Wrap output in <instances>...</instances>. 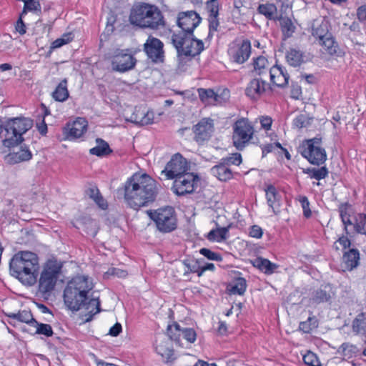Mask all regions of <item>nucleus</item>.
<instances>
[{
    "instance_id": "obj_54",
    "label": "nucleus",
    "mask_w": 366,
    "mask_h": 366,
    "mask_svg": "<svg viewBox=\"0 0 366 366\" xmlns=\"http://www.w3.org/2000/svg\"><path fill=\"white\" fill-rule=\"evenodd\" d=\"M299 201L303 209V213L305 217L308 218L311 216V210L310 209V202L307 197L300 196Z\"/></svg>"
},
{
    "instance_id": "obj_48",
    "label": "nucleus",
    "mask_w": 366,
    "mask_h": 366,
    "mask_svg": "<svg viewBox=\"0 0 366 366\" xmlns=\"http://www.w3.org/2000/svg\"><path fill=\"white\" fill-rule=\"evenodd\" d=\"M24 7L21 12V16L26 14L27 11H35L39 9L40 4L36 0H24Z\"/></svg>"
},
{
    "instance_id": "obj_31",
    "label": "nucleus",
    "mask_w": 366,
    "mask_h": 366,
    "mask_svg": "<svg viewBox=\"0 0 366 366\" xmlns=\"http://www.w3.org/2000/svg\"><path fill=\"white\" fill-rule=\"evenodd\" d=\"M69 96L67 79H64L52 92V97L57 102H63L68 99Z\"/></svg>"
},
{
    "instance_id": "obj_15",
    "label": "nucleus",
    "mask_w": 366,
    "mask_h": 366,
    "mask_svg": "<svg viewBox=\"0 0 366 366\" xmlns=\"http://www.w3.org/2000/svg\"><path fill=\"white\" fill-rule=\"evenodd\" d=\"M251 53V44L249 40L236 41L232 42L228 49L230 58L239 64L248 59Z\"/></svg>"
},
{
    "instance_id": "obj_61",
    "label": "nucleus",
    "mask_w": 366,
    "mask_h": 366,
    "mask_svg": "<svg viewBox=\"0 0 366 366\" xmlns=\"http://www.w3.org/2000/svg\"><path fill=\"white\" fill-rule=\"evenodd\" d=\"M342 247V249H346L350 246V240L345 236L340 237L337 241Z\"/></svg>"
},
{
    "instance_id": "obj_12",
    "label": "nucleus",
    "mask_w": 366,
    "mask_h": 366,
    "mask_svg": "<svg viewBox=\"0 0 366 366\" xmlns=\"http://www.w3.org/2000/svg\"><path fill=\"white\" fill-rule=\"evenodd\" d=\"M340 215L345 226L346 234H349L347 227L352 225L355 232L366 236V214L357 213L351 218L350 215L347 213V209L341 207Z\"/></svg>"
},
{
    "instance_id": "obj_37",
    "label": "nucleus",
    "mask_w": 366,
    "mask_h": 366,
    "mask_svg": "<svg viewBox=\"0 0 366 366\" xmlns=\"http://www.w3.org/2000/svg\"><path fill=\"white\" fill-rule=\"evenodd\" d=\"M154 119V114L152 112H142L140 114V116L138 114H136L134 117H132L131 122H134L137 124L141 125H147L152 124Z\"/></svg>"
},
{
    "instance_id": "obj_55",
    "label": "nucleus",
    "mask_w": 366,
    "mask_h": 366,
    "mask_svg": "<svg viewBox=\"0 0 366 366\" xmlns=\"http://www.w3.org/2000/svg\"><path fill=\"white\" fill-rule=\"evenodd\" d=\"M259 122L261 124V128L264 129L266 131H268L271 128L272 119L271 117L268 116H262L259 118Z\"/></svg>"
},
{
    "instance_id": "obj_14",
    "label": "nucleus",
    "mask_w": 366,
    "mask_h": 366,
    "mask_svg": "<svg viewBox=\"0 0 366 366\" xmlns=\"http://www.w3.org/2000/svg\"><path fill=\"white\" fill-rule=\"evenodd\" d=\"M201 17L194 11H187L179 13L177 19V24L180 31L178 32H185L187 34H193L194 29L201 22Z\"/></svg>"
},
{
    "instance_id": "obj_26",
    "label": "nucleus",
    "mask_w": 366,
    "mask_h": 366,
    "mask_svg": "<svg viewBox=\"0 0 366 366\" xmlns=\"http://www.w3.org/2000/svg\"><path fill=\"white\" fill-rule=\"evenodd\" d=\"M210 174L222 182H226L232 178V172L229 166L222 159L217 164L210 169Z\"/></svg>"
},
{
    "instance_id": "obj_51",
    "label": "nucleus",
    "mask_w": 366,
    "mask_h": 366,
    "mask_svg": "<svg viewBox=\"0 0 366 366\" xmlns=\"http://www.w3.org/2000/svg\"><path fill=\"white\" fill-rule=\"evenodd\" d=\"M199 253L210 260L221 261L222 257L219 254L212 252L207 248H202Z\"/></svg>"
},
{
    "instance_id": "obj_42",
    "label": "nucleus",
    "mask_w": 366,
    "mask_h": 366,
    "mask_svg": "<svg viewBox=\"0 0 366 366\" xmlns=\"http://www.w3.org/2000/svg\"><path fill=\"white\" fill-rule=\"evenodd\" d=\"M11 318L21 322L32 325V321L35 320L33 318L32 314L29 311L23 310L18 313H12L9 315Z\"/></svg>"
},
{
    "instance_id": "obj_3",
    "label": "nucleus",
    "mask_w": 366,
    "mask_h": 366,
    "mask_svg": "<svg viewBox=\"0 0 366 366\" xmlns=\"http://www.w3.org/2000/svg\"><path fill=\"white\" fill-rule=\"evenodd\" d=\"M9 268L12 276L24 285L32 286L37 280L38 257L31 252H20L11 258Z\"/></svg>"
},
{
    "instance_id": "obj_13",
    "label": "nucleus",
    "mask_w": 366,
    "mask_h": 366,
    "mask_svg": "<svg viewBox=\"0 0 366 366\" xmlns=\"http://www.w3.org/2000/svg\"><path fill=\"white\" fill-rule=\"evenodd\" d=\"M137 60L128 50L117 49L112 60V69L119 72H125L132 69Z\"/></svg>"
},
{
    "instance_id": "obj_8",
    "label": "nucleus",
    "mask_w": 366,
    "mask_h": 366,
    "mask_svg": "<svg viewBox=\"0 0 366 366\" xmlns=\"http://www.w3.org/2000/svg\"><path fill=\"white\" fill-rule=\"evenodd\" d=\"M149 216L154 222L157 229L162 233H169L177 226L174 209L172 207L159 208L149 212Z\"/></svg>"
},
{
    "instance_id": "obj_47",
    "label": "nucleus",
    "mask_w": 366,
    "mask_h": 366,
    "mask_svg": "<svg viewBox=\"0 0 366 366\" xmlns=\"http://www.w3.org/2000/svg\"><path fill=\"white\" fill-rule=\"evenodd\" d=\"M330 33L327 31V24H322L319 27L313 29L312 35L318 39V41H321L325 39L326 34Z\"/></svg>"
},
{
    "instance_id": "obj_38",
    "label": "nucleus",
    "mask_w": 366,
    "mask_h": 366,
    "mask_svg": "<svg viewBox=\"0 0 366 366\" xmlns=\"http://www.w3.org/2000/svg\"><path fill=\"white\" fill-rule=\"evenodd\" d=\"M318 320L315 316L309 317L306 321L300 323L299 328L305 333H310L312 330L317 328Z\"/></svg>"
},
{
    "instance_id": "obj_36",
    "label": "nucleus",
    "mask_w": 366,
    "mask_h": 366,
    "mask_svg": "<svg viewBox=\"0 0 366 366\" xmlns=\"http://www.w3.org/2000/svg\"><path fill=\"white\" fill-rule=\"evenodd\" d=\"M229 227H219L211 230L207 235L208 240L212 242H220L228 237Z\"/></svg>"
},
{
    "instance_id": "obj_24",
    "label": "nucleus",
    "mask_w": 366,
    "mask_h": 366,
    "mask_svg": "<svg viewBox=\"0 0 366 366\" xmlns=\"http://www.w3.org/2000/svg\"><path fill=\"white\" fill-rule=\"evenodd\" d=\"M319 44L323 47L325 52L331 56H342L345 54L344 50L339 46L332 34H326L325 39Z\"/></svg>"
},
{
    "instance_id": "obj_25",
    "label": "nucleus",
    "mask_w": 366,
    "mask_h": 366,
    "mask_svg": "<svg viewBox=\"0 0 366 366\" xmlns=\"http://www.w3.org/2000/svg\"><path fill=\"white\" fill-rule=\"evenodd\" d=\"M271 81L278 87H284L288 84L289 74L285 68L281 66H275L269 70Z\"/></svg>"
},
{
    "instance_id": "obj_16",
    "label": "nucleus",
    "mask_w": 366,
    "mask_h": 366,
    "mask_svg": "<svg viewBox=\"0 0 366 366\" xmlns=\"http://www.w3.org/2000/svg\"><path fill=\"white\" fill-rule=\"evenodd\" d=\"M164 44L159 39L149 36L144 44L147 56L155 63L164 61Z\"/></svg>"
},
{
    "instance_id": "obj_27",
    "label": "nucleus",
    "mask_w": 366,
    "mask_h": 366,
    "mask_svg": "<svg viewBox=\"0 0 366 366\" xmlns=\"http://www.w3.org/2000/svg\"><path fill=\"white\" fill-rule=\"evenodd\" d=\"M253 267L267 275L273 274L279 267V265L271 262L269 259L262 257H257L253 259Z\"/></svg>"
},
{
    "instance_id": "obj_29",
    "label": "nucleus",
    "mask_w": 366,
    "mask_h": 366,
    "mask_svg": "<svg viewBox=\"0 0 366 366\" xmlns=\"http://www.w3.org/2000/svg\"><path fill=\"white\" fill-rule=\"evenodd\" d=\"M360 253L357 249H350L347 252H345L342 257L343 262L345 264V267L352 270L359 264Z\"/></svg>"
},
{
    "instance_id": "obj_44",
    "label": "nucleus",
    "mask_w": 366,
    "mask_h": 366,
    "mask_svg": "<svg viewBox=\"0 0 366 366\" xmlns=\"http://www.w3.org/2000/svg\"><path fill=\"white\" fill-rule=\"evenodd\" d=\"M311 120L312 119L310 118L307 115L301 114L294 119L293 125L296 128L302 129L310 125Z\"/></svg>"
},
{
    "instance_id": "obj_17",
    "label": "nucleus",
    "mask_w": 366,
    "mask_h": 366,
    "mask_svg": "<svg viewBox=\"0 0 366 366\" xmlns=\"http://www.w3.org/2000/svg\"><path fill=\"white\" fill-rule=\"evenodd\" d=\"M167 333L169 338L178 344H179L181 337L190 343L194 342L197 339V334L193 329H182L177 323L168 326Z\"/></svg>"
},
{
    "instance_id": "obj_58",
    "label": "nucleus",
    "mask_w": 366,
    "mask_h": 366,
    "mask_svg": "<svg viewBox=\"0 0 366 366\" xmlns=\"http://www.w3.org/2000/svg\"><path fill=\"white\" fill-rule=\"evenodd\" d=\"M290 94L292 98L298 99L302 94L301 87L297 84H292Z\"/></svg>"
},
{
    "instance_id": "obj_9",
    "label": "nucleus",
    "mask_w": 366,
    "mask_h": 366,
    "mask_svg": "<svg viewBox=\"0 0 366 366\" xmlns=\"http://www.w3.org/2000/svg\"><path fill=\"white\" fill-rule=\"evenodd\" d=\"M173 179H174L172 188L173 192L178 196H183L194 192L199 178L197 174L187 172Z\"/></svg>"
},
{
    "instance_id": "obj_10",
    "label": "nucleus",
    "mask_w": 366,
    "mask_h": 366,
    "mask_svg": "<svg viewBox=\"0 0 366 366\" xmlns=\"http://www.w3.org/2000/svg\"><path fill=\"white\" fill-rule=\"evenodd\" d=\"M189 169V164L187 160L179 153L175 154L167 164L164 169L162 171L167 179H173L187 172Z\"/></svg>"
},
{
    "instance_id": "obj_63",
    "label": "nucleus",
    "mask_w": 366,
    "mask_h": 366,
    "mask_svg": "<svg viewBox=\"0 0 366 366\" xmlns=\"http://www.w3.org/2000/svg\"><path fill=\"white\" fill-rule=\"evenodd\" d=\"M36 127L39 133L42 135H44L47 132V125L44 122V119L41 120V122L39 124H36Z\"/></svg>"
},
{
    "instance_id": "obj_21",
    "label": "nucleus",
    "mask_w": 366,
    "mask_h": 366,
    "mask_svg": "<svg viewBox=\"0 0 366 366\" xmlns=\"http://www.w3.org/2000/svg\"><path fill=\"white\" fill-rule=\"evenodd\" d=\"M194 132L197 142L207 140L213 132V121L209 118L201 119L194 127Z\"/></svg>"
},
{
    "instance_id": "obj_39",
    "label": "nucleus",
    "mask_w": 366,
    "mask_h": 366,
    "mask_svg": "<svg viewBox=\"0 0 366 366\" xmlns=\"http://www.w3.org/2000/svg\"><path fill=\"white\" fill-rule=\"evenodd\" d=\"M305 173L308 174L311 178L317 180H320L325 178L328 174V170L325 167L321 168H308L304 171Z\"/></svg>"
},
{
    "instance_id": "obj_7",
    "label": "nucleus",
    "mask_w": 366,
    "mask_h": 366,
    "mask_svg": "<svg viewBox=\"0 0 366 366\" xmlns=\"http://www.w3.org/2000/svg\"><path fill=\"white\" fill-rule=\"evenodd\" d=\"M172 43L180 60L194 57L204 50L202 41L194 38L193 34L174 32L172 36Z\"/></svg>"
},
{
    "instance_id": "obj_32",
    "label": "nucleus",
    "mask_w": 366,
    "mask_h": 366,
    "mask_svg": "<svg viewBox=\"0 0 366 366\" xmlns=\"http://www.w3.org/2000/svg\"><path fill=\"white\" fill-rule=\"evenodd\" d=\"M197 92L201 101L207 104H214L219 101V95L211 89L199 88Z\"/></svg>"
},
{
    "instance_id": "obj_23",
    "label": "nucleus",
    "mask_w": 366,
    "mask_h": 366,
    "mask_svg": "<svg viewBox=\"0 0 366 366\" xmlns=\"http://www.w3.org/2000/svg\"><path fill=\"white\" fill-rule=\"evenodd\" d=\"M206 11L208 14L209 34L217 30L219 26V2L217 0H209L206 4Z\"/></svg>"
},
{
    "instance_id": "obj_45",
    "label": "nucleus",
    "mask_w": 366,
    "mask_h": 366,
    "mask_svg": "<svg viewBox=\"0 0 366 366\" xmlns=\"http://www.w3.org/2000/svg\"><path fill=\"white\" fill-rule=\"evenodd\" d=\"M164 343V342H161L160 344L157 345L156 346V351L162 357L167 360H169L173 356V350L170 347H167Z\"/></svg>"
},
{
    "instance_id": "obj_59",
    "label": "nucleus",
    "mask_w": 366,
    "mask_h": 366,
    "mask_svg": "<svg viewBox=\"0 0 366 366\" xmlns=\"http://www.w3.org/2000/svg\"><path fill=\"white\" fill-rule=\"evenodd\" d=\"M122 332V325L120 323L117 322L114 326H112L109 331V335L112 337L118 336Z\"/></svg>"
},
{
    "instance_id": "obj_18",
    "label": "nucleus",
    "mask_w": 366,
    "mask_h": 366,
    "mask_svg": "<svg viewBox=\"0 0 366 366\" xmlns=\"http://www.w3.org/2000/svg\"><path fill=\"white\" fill-rule=\"evenodd\" d=\"M300 152L312 164L320 165L327 159L325 150L322 147H316L312 144L308 147H302Z\"/></svg>"
},
{
    "instance_id": "obj_35",
    "label": "nucleus",
    "mask_w": 366,
    "mask_h": 366,
    "mask_svg": "<svg viewBox=\"0 0 366 366\" xmlns=\"http://www.w3.org/2000/svg\"><path fill=\"white\" fill-rule=\"evenodd\" d=\"M227 290L231 295H242L246 290V281L244 278L239 277L230 282Z\"/></svg>"
},
{
    "instance_id": "obj_22",
    "label": "nucleus",
    "mask_w": 366,
    "mask_h": 366,
    "mask_svg": "<svg viewBox=\"0 0 366 366\" xmlns=\"http://www.w3.org/2000/svg\"><path fill=\"white\" fill-rule=\"evenodd\" d=\"M14 151L9 152L5 156L4 160L7 164H15L24 161L29 160L31 157V152L26 147L20 146L13 149Z\"/></svg>"
},
{
    "instance_id": "obj_11",
    "label": "nucleus",
    "mask_w": 366,
    "mask_h": 366,
    "mask_svg": "<svg viewBox=\"0 0 366 366\" xmlns=\"http://www.w3.org/2000/svg\"><path fill=\"white\" fill-rule=\"evenodd\" d=\"M251 130L252 126L248 119H241L235 122L232 139L237 149H242L248 144L252 137Z\"/></svg>"
},
{
    "instance_id": "obj_6",
    "label": "nucleus",
    "mask_w": 366,
    "mask_h": 366,
    "mask_svg": "<svg viewBox=\"0 0 366 366\" xmlns=\"http://www.w3.org/2000/svg\"><path fill=\"white\" fill-rule=\"evenodd\" d=\"M62 264L56 259H49L43 266L38 282V292L45 298L54 290L61 273Z\"/></svg>"
},
{
    "instance_id": "obj_56",
    "label": "nucleus",
    "mask_w": 366,
    "mask_h": 366,
    "mask_svg": "<svg viewBox=\"0 0 366 366\" xmlns=\"http://www.w3.org/2000/svg\"><path fill=\"white\" fill-rule=\"evenodd\" d=\"M23 16H21V14L19 19L16 21V24L15 26L16 31L21 35H23V34H26V32L25 24L24 23L23 20H22Z\"/></svg>"
},
{
    "instance_id": "obj_52",
    "label": "nucleus",
    "mask_w": 366,
    "mask_h": 366,
    "mask_svg": "<svg viewBox=\"0 0 366 366\" xmlns=\"http://www.w3.org/2000/svg\"><path fill=\"white\" fill-rule=\"evenodd\" d=\"M222 160L225 162L227 165H239L242 162V157L240 154L234 153L232 154L230 156L222 158Z\"/></svg>"
},
{
    "instance_id": "obj_1",
    "label": "nucleus",
    "mask_w": 366,
    "mask_h": 366,
    "mask_svg": "<svg viewBox=\"0 0 366 366\" xmlns=\"http://www.w3.org/2000/svg\"><path fill=\"white\" fill-rule=\"evenodd\" d=\"M93 289V284L87 276L79 275L70 280L64 291L65 305L72 311L84 308L83 314L84 320L89 322L94 315L100 312L99 298H90L89 292Z\"/></svg>"
},
{
    "instance_id": "obj_19",
    "label": "nucleus",
    "mask_w": 366,
    "mask_h": 366,
    "mask_svg": "<svg viewBox=\"0 0 366 366\" xmlns=\"http://www.w3.org/2000/svg\"><path fill=\"white\" fill-rule=\"evenodd\" d=\"M264 191L265 192L268 206L272 209V212L275 214H280L282 207L281 194L277 191L276 187L271 184H266Z\"/></svg>"
},
{
    "instance_id": "obj_20",
    "label": "nucleus",
    "mask_w": 366,
    "mask_h": 366,
    "mask_svg": "<svg viewBox=\"0 0 366 366\" xmlns=\"http://www.w3.org/2000/svg\"><path fill=\"white\" fill-rule=\"evenodd\" d=\"M88 123L84 118L78 117L72 123H69L64 128V134L69 139L81 137L87 129Z\"/></svg>"
},
{
    "instance_id": "obj_53",
    "label": "nucleus",
    "mask_w": 366,
    "mask_h": 366,
    "mask_svg": "<svg viewBox=\"0 0 366 366\" xmlns=\"http://www.w3.org/2000/svg\"><path fill=\"white\" fill-rule=\"evenodd\" d=\"M255 81L256 83V87L254 89L255 92L258 94H263L265 90L266 87L267 86V83L264 79H263V77L260 76V78H255L253 79V83Z\"/></svg>"
},
{
    "instance_id": "obj_57",
    "label": "nucleus",
    "mask_w": 366,
    "mask_h": 366,
    "mask_svg": "<svg viewBox=\"0 0 366 366\" xmlns=\"http://www.w3.org/2000/svg\"><path fill=\"white\" fill-rule=\"evenodd\" d=\"M357 16L361 23L366 24V5L360 6L357 9Z\"/></svg>"
},
{
    "instance_id": "obj_49",
    "label": "nucleus",
    "mask_w": 366,
    "mask_h": 366,
    "mask_svg": "<svg viewBox=\"0 0 366 366\" xmlns=\"http://www.w3.org/2000/svg\"><path fill=\"white\" fill-rule=\"evenodd\" d=\"M276 10V7L274 4H261L258 7V11L259 14L264 15L265 16L272 19V15Z\"/></svg>"
},
{
    "instance_id": "obj_41",
    "label": "nucleus",
    "mask_w": 366,
    "mask_h": 366,
    "mask_svg": "<svg viewBox=\"0 0 366 366\" xmlns=\"http://www.w3.org/2000/svg\"><path fill=\"white\" fill-rule=\"evenodd\" d=\"M280 24L284 36L286 38L290 37L295 32V26H294L291 19L287 17L281 18Z\"/></svg>"
},
{
    "instance_id": "obj_60",
    "label": "nucleus",
    "mask_w": 366,
    "mask_h": 366,
    "mask_svg": "<svg viewBox=\"0 0 366 366\" xmlns=\"http://www.w3.org/2000/svg\"><path fill=\"white\" fill-rule=\"evenodd\" d=\"M310 144H312L313 146L316 147H321V139L316 137L311 139H308L302 144V147H308Z\"/></svg>"
},
{
    "instance_id": "obj_30",
    "label": "nucleus",
    "mask_w": 366,
    "mask_h": 366,
    "mask_svg": "<svg viewBox=\"0 0 366 366\" xmlns=\"http://www.w3.org/2000/svg\"><path fill=\"white\" fill-rule=\"evenodd\" d=\"M352 331L366 337V312H362L355 318L352 322ZM365 342L366 344V340ZM363 355L366 356V348L363 350Z\"/></svg>"
},
{
    "instance_id": "obj_28",
    "label": "nucleus",
    "mask_w": 366,
    "mask_h": 366,
    "mask_svg": "<svg viewBox=\"0 0 366 366\" xmlns=\"http://www.w3.org/2000/svg\"><path fill=\"white\" fill-rule=\"evenodd\" d=\"M269 70L268 61L265 56L259 55L256 58H253V76H254V73L261 76H267Z\"/></svg>"
},
{
    "instance_id": "obj_5",
    "label": "nucleus",
    "mask_w": 366,
    "mask_h": 366,
    "mask_svg": "<svg viewBox=\"0 0 366 366\" xmlns=\"http://www.w3.org/2000/svg\"><path fill=\"white\" fill-rule=\"evenodd\" d=\"M132 24L142 28L157 29L164 25L161 11L154 6L141 4L134 6L129 16Z\"/></svg>"
},
{
    "instance_id": "obj_2",
    "label": "nucleus",
    "mask_w": 366,
    "mask_h": 366,
    "mask_svg": "<svg viewBox=\"0 0 366 366\" xmlns=\"http://www.w3.org/2000/svg\"><path fill=\"white\" fill-rule=\"evenodd\" d=\"M157 194L156 181L145 173L134 174L126 181L124 186V199L134 209L153 202Z\"/></svg>"
},
{
    "instance_id": "obj_46",
    "label": "nucleus",
    "mask_w": 366,
    "mask_h": 366,
    "mask_svg": "<svg viewBox=\"0 0 366 366\" xmlns=\"http://www.w3.org/2000/svg\"><path fill=\"white\" fill-rule=\"evenodd\" d=\"M303 361L309 366H322L317 355L310 351L303 356Z\"/></svg>"
},
{
    "instance_id": "obj_62",
    "label": "nucleus",
    "mask_w": 366,
    "mask_h": 366,
    "mask_svg": "<svg viewBox=\"0 0 366 366\" xmlns=\"http://www.w3.org/2000/svg\"><path fill=\"white\" fill-rule=\"evenodd\" d=\"M262 149V157H264L267 154L271 152L274 149V145L273 144H267L266 145H264L261 147Z\"/></svg>"
},
{
    "instance_id": "obj_43",
    "label": "nucleus",
    "mask_w": 366,
    "mask_h": 366,
    "mask_svg": "<svg viewBox=\"0 0 366 366\" xmlns=\"http://www.w3.org/2000/svg\"><path fill=\"white\" fill-rule=\"evenodd\" d=\"M32 325L36 327V334L44 335L46 337H51L53 335V330L50 325L39 323L34 320L32 321Z\"/></svg>"
},
{
    "instance_id": "obj_33",
    "label": "nucleus",
    "mask_w": 366,
    "mask_h": 366,
    "mask_svg": "<svg viewBox=\"0 0 366 366\" xmlns=\"http://www.w3.org/2000/svg\"><path fill=\"white\" fill-rule=\"evenodd\" d=\"M96 142L97 145L89 150L91 154L96 155L97 157H103L112 152L108 143L102 139H97Z\"/></svg>"
},
{
    "instance_id": "obj_4",
    "label": "nucleus",
    "mask_w": 366,
    "mask_h": 366,
    "mask_svg": "<svg viewBox=\"0 0 366 366\" xmlns=\"http://www.w3.org/2000/svg\"><path fill=\"white\" fill-rule=\"evenodd\" d=\"M32 127V122L26 118L16 117L8 119L2 126L0 134L4 147L14 149L24 141L23 134Z\"/></svg>"
},
{
    "instance_id": "obj_34",
    "label": "nucleus",
    "mask_w": 366,
    "mask_h": 366,
    "mask_svg": "<svg viewBox=\"0 0 366 366\" xmlns=\"http://www.w3.org/2000/svg\"><path fill=\"white\" fill-rule=\"evenodd\" d=\"M286 60L290 66H299L304 61L303 54L300 50L290 49L286 54Z\"/></svg>"
},
{
    "instance_id": "obj_40",
    "label": "nucleus",
    "mask_w": 366,
    "mask_h": 366,
    "mask_svg": "<svg viewBox=\"0 0 366 366\" xmlns=\"http://www.w3.org/2000/svg\"><path fill=\"white\" fill-rule=\"evenodd\" d=\"M330 299V295L326 291L317 290L312 292L310 302L312 304H320L327 302Z\"/></svg>"
},
{
    "instance_id": "obj_50",
    "label": "nucleus",
    "mask_w": 366,
    "mask_h": 366,
    "mask_svg": "<svg viewBox=\"0 0 366 366\" xmlns=\"http://www.w3.org/2000/svg\"><path fill=\"white\" fill-rule=\"evenodd\" d=\"M234 4L239 12L245 13L252 8V0H234Z\"/></svg>"
},
{
    "instance_id": "obj_64",
    "label": "nucleus",
    "mask_w": 366,
    "mask_h": 366,
    "mask_svg": "<svg viewBox=\"0 0 366 366\" xmlns=\"http://www.w3.org/2000/svg\"><path fill=\"white\" fill-rule=\"evenodd\" d=\"M94 201L98 204V206L104 209L107 207V202L104 199L101 194H99Z\"/></svg>"
}]
</instances>
